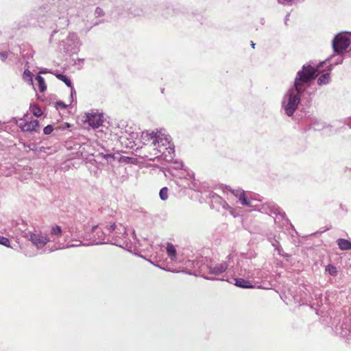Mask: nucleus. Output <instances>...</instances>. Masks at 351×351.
<instances>
[{
	"label": "nucleus",
	"mask_w": 351,
	"mask_h": 351,
	"mask_svg": "<svg viewBox=\"0 0 351 351\" xmlns=\"http://www.w3.org/2000/svg\"><path fill=\"white\" fill-rule=\"evenodd\" d=\"M78 231L77 227H70L69 237L63 232L61 226L53 224L49 227L48 232L34 229L33 232L26 233L25 237L37 250H41L43 252L110 243L108 241L109 237L107 226L105 230L98 225L93 226L90 230L86 228L80 237L75 234Z\"/></svg>",
	"instance_id": "f257e3e1"
},
{
	"label": "nucleus",
	"mask_w": 351,
	"mask_h": 351,
	"mask_svg": "<svg viewBox=\"0 0 351 351\" xmlns=\"http://www.w3.org/2000/svg\"><path fill=\"white\" fill-rule=\"evenodd\" d=\"M141 141L145 145L152 150L151 156L145 155L144 157L149 160L154 158L161 157L166 161H170L174 156V145L171 142V136L163 129L152 131L146 130L141 135Z\"/></svg>",
	"instance_id": "f03ea898"
},
{
	"label": "nucleus",
	"mask_w": 351,
	"mask_h": 351,
	"mask_svg": "<svg viewBox=\"0 0 351 351\" xmlns=\"http://www.w3.org/2000/svg\"><path fill=\"white\" fill-rule=\"evenodd\" d=\"M315 72L311 65H304L297 73L293 85L285 94L282 101V108L287 116H292L297 110L301 95L306 88V84L314 80Z\"/></svg>",
	"instance_id": "7ed1b4c3"
},
{
	"label": "nucleus",
	"mask_w": 351,
	"mask_h": 351,
	"mask_svg": "<svg viewBox=\"0 0 351 351\" xmlns=\"http://www.w3.org/2000/svg\"><path fill=\"white\" fill-rule=\"evenodd\" d=\"M107 231L109 237L108 241H110V243L120 247L128 245L130 239L124 226L121 223H112L107 226Z\"/></svg>",
	"instance_id": "20e7f679"
},
{
	"label": "nucleus",
	"mask_w": 351,
	"mask_h": 351,
	"mask_svg": "<svg viewBox=\"0 0 351 351\" xmlns=\"http://www.w3.org/2000/svg\"><path fill=\"white\" fill-rule=\"evenodd\" d=\"M351 45V33L342 32L338 34L332 40L334 52L341 54Z\"/></svg>",
	"instance_id": "39448f33"
},
{
	"label": "nucleus",
	"mask_w": 351,
	"mask_h": 351,
	"mask_svg": "<svg viewBox=\"0 0 351 351\" xmlns=\"http://www.w3.org/2000/svg\"><path fill=\"white\" fill-rule=\"evenodd\" d=\"M335 57V56L333 54L330 56L328 58L326 59L324 61L321 62L317 67V69H315L313 67L315 71V75L316 77L318 74L321 73L322 71L321 70V68H322L324 66H326L328 67L326 72L322 75L317 80V84L319 85H326L328 84L330 81V72L331 71L332 69V64L331 63L332 60ZM315 77H314L315 79Z\"/></svg>",
	"instance_id": "423d86ee"
},
{
	"label": "nucleus",
	"mask_w": 351,
	"mask_h": 351,
	"mask_svg": "<svg viewBox=\"0 0 351 351\" xmlns=\"http://www.w3.org/2000/svg\"><path fill=\"white\" fill-rule=\"evenodd\" d=\"M80 40L75 33H70L66 40V50L71 53H77L80 47Z\"/></svg>",
	"instance_id": "0eeeda50"
},
{
	"label": "nucleus",
	"mask_w": 351,
	"mask_h": 351,
	"mask_svg": "<svg viewBox=\"0 0 351 351\" xmlns=\"http://www.w3.org/2000/svg\"><path fill=\"white\" fill-rule=\"evenodd\" d=\"M228 267V265L227 264L226 262L213 263L207 266L209 274L215 276H218L223 273L224 271H226Z\"/></svg>",
	"instance_id": "6e6552de"
},
{
	"label": "nucleus",
	"mask_w": 351,
	"mask_h": 351,
	"mask_svg": "<svg viewBox=\"0 0 351 351\" xmlns=\"http://www.w3.org/2000/svg\"><path fill=\"white\" fill-rule=\"evenodd\" d=\"M19 127L23 132H38L40 125L38 120L33 119L30 121L19 123Z\"/></svg>",
	"instance_id": "1a4fd4ad"
},
{
	"label": "nucleus",
	"mask_w": 351,
	"mask_h": 351,
	"mask_svg": "<svg viewBox=\"0 0 351 351\" xmlns=\"http://www.w3.org/2000/svg\"><path fill=\"white\" fill-rule=\"evenodd\" d=\"M231 192L238 198L242 205L252 206V200L247 197L246 193L243 190L240 189H232Z\"/></svg>",
	"instance_id": "9d476101"
},
{
	"label": "nucleus",
	"mask_w": 351,
	"mask_h": 351,
	"mask_svg": "<svg viewBox=\"0 0 351 351\" xmlns=\"http://www.w3.org/2000/svg\"><path fill=\"white\" fill-rule=\"evenodd\" d=\"M88 124L93 128H97L103 123L101 116L98 114H90L87 117Z\"/></svg>",
	"instance_id": "9b49d317"
},
{
	"label": "nucleus",
	"mask_w": 351,
	"mask_h": 351,
	"mask_svg": "<svg viewBox=\"0 0 351 351\" xmlns=\"http://www.w3.org/2000/svg\"><path fill=\"white\" fill-rule=\"evenodd\" d=\"M55 75L58 80L62 81L68 87L71 88V102H72V101L73 100V95L75 94V90L73 86H72L71 81L67 76L63 74L57 73Z\"/></svg>",
	"instance_id": "f8f14e48"
},
{
	"label": "nucleus",
	"mask_w": 351,
	"mask_h": 351,
	"mask_svg": "<svg viewBox=\"0 0 351 351\" xmlns=\"http://www.w3.org/2000/svg\"><path fill=\"white\" fill-rule=\"evenodd\" d=\"M1 245L14 250H17L19 245L14 239L1 237Z\"/></svg>",
	"instance_id": "ddd939ff"
},
{
	"label": "nucleus",
	"mask_w": 351,
	"mask_h": 351,
	"mask_svg": "<svg viewBox=\"0 0 351 351\" xmlns=\"http://www.w3.org/2000/svg\"><path fill=\"white\" fill-rule=\"evenodd\" d=\"M235 285L245 289L254 288L250 281L241 278H235Z\"/></svg>",
	"instance_id": "4468645a"
},
{
	"label": "nucleus",
	"mask_w": 351,
	"mask_h": 351,
	"mask_svg": "<svg viewBox=\"0 0 351 351\" xmlns=\"http://www.w3.org/2000/svg\"><path fill=\"white\" fill-rule=\"evenodd\" d=\"M166 250L167 254L170 259L175 261L177 257V252L175 246L171 243H167Z\"/></svg>",
	"instance_id": "2eb2a0df"
},
{
	"label": "nucleus",
	"mask_w": 351,
	"mask_h": 351,
	"mask_svg": "<svg viewBox=\"0 0 351 351\" xmlns=\"http://www.w3.org/2000/svg\"><path fill=\"white\" fill-rule=\"evenodd\" d=\"M337 243L341 250H351V242L346 239H339L337 240Z\"/></svg>",
	"instance_id": "dca6fc26"
},
{
	"label": "nucleus",
	"mask_w": 351,
	"mask_h": 351,
	"mask_svg": "<svg viewBox=\"0 0 351 351\" xmlns=\"http://www.w3.org/2000/svg\"><path fill=\"white\" fill-rule=\"evenodd\" d=\"M247 276V278H263L266 277V275L262 272V271L259 269H256L253 271H248L247 274H245Z\"/></svg>",
	"instance_id": "f3484780"
},
{
	"label": "nucleus",
	"mask_w": 351,
	"mask_h": 351,
	"mask_svg": "<svg viewBox=\"0 0 351 351\" xmlns=\"http://www.w3.org/2000/svg\"><path fill=\"white\" fill-rule=\"evenodd\" d=\"M23 80L29 83L30 85H33V75L29 70V67L25 69L23 73Z\"/></svg>",
	"instance_id": "a211bd4d"
},
{
	"label": "nucleus",
	"mask_w": 351,
	"mask_h": 351,
	"mask_svg": "<svg viewBox=\"0 0 351 351\" xmlns=\"http://www.w3.org/2000/svg\"><path fill=\"white\" fill-rule=\"evenodd\" d=\"M36 80L37 81L38 89H39L40 92H41V93L45 92L47 89V85L45 84L44 78L43 77H41L40 75H38L36 77Z\"/></svg>",
	"instance_id": "6ab92c4d"
},
{
	"label": "nucleus",
	"mask_w": 351,
	"mask_h": 351,
	"mask_svg": "<svg viewBox=\"0 0 351 351\" xmlns=\"http://www.w3.org/2000/svg\"><path fill=\"white\" fill-rule=\"evenodd\" d=\"M326 271L328 272L330 275L335 276L337 274V270L335 266L328 265L326 267Z\"/></svg>",
	"instance_id": "aec40b11"
},
{
	"label": "nucleus",
	"mask_w": 351,
	"mask_h": 351,
	"mask_svg": "<svg viewBox=\"0 0 351 351\" xmlns=\"http://www.w3.org/2000/svg\"><path fill=\"white\" fill-rule=\"evenodd\" d=\"M160 197L162 200H166L168 198V189L167 187H163L160 189L159 193Z\"/></svg>",
	"instance_id": "412c9836"
},
{
	"label": "nucleus",
	"mask_w": 351,
	"mask_h": 351,
	"mask_svg": "<svg viewBox=\"0 0 351 351\" xmlns=\"http://www.w3.org/2000/svg\"><path fill=\"white\" fill-rule=\"evenodd\" d=\"M32 112L34 116L38 117L42 115L43 112L40 108L34 106L32 108Z\"/></svg>",
	"instance_id": "4be33fe9"
},
{
	"label": "nucleus",
	"mask_w": 351,
	"mask_h": 351,
	"mask_svg": "<svg viewBox=\"0 0 351 351\" xmlns=\"http://www.w3.org/2000/svg\"><path fill=\"white\" fill-rule=\"evenodd\" d=\"M278 2L283 5H291L295 1H300V0H277Z\"/></svg>",
	"instance_id": "5701e85b"
},
{
	"label": "nucleus",
	"mask_w": 351,
	"mask_h": 351,
	"mask_svg": "<svg viewBox=\"0 0 351 351\" xmlns=\"http://www.w3.org/2000/svg\"><path fill=\"white\" fill-rule=\"evenodd\" d=\"M101 156H102L103 158H104L108 162H111L114 160V156H112V154H101Z\"/></svg>",
	"instance_id": "b1692460"
},
{
	"label": "nucleus",
	"mask_w": 351,
	"mask_h": 351,
	"mask_svg": "<svg viewBox=\"0 0 351 351\" xmlns=\"http://www.w3.org/2000/svg\"><path fill=\"white\" fill-rule=\"evenodd\" d=\"M15 232H17V231H21L22 230V228L21 227H19V228H16V226H22L23 228H25V225L23 223V221L20 219L19 221H16V223H15Z\"/></svg>",
	"instance_id": "393cba45"
},
{
	"label": "nucleus",
	"mask_w": 351,
	"mask_h": 351,
	"mask_svg": "<svg viewBox=\"0 0 351 351\" xmlns=\"http://www.w3.org/2000/svg\"><path fill=\"white\" fill-rule=\"evenodd\" d=\"M322 125L323 124L322 123H320L319 121H315L313 123V127L314 128L315 130H321L323 128Z\"/></svg>",
	"instance_id": "a878e982"
},
{
	"label": "nucleus",
	"mask_w": 351,
	"mask_h": 351,
	"mask_svg": "<svg viewBox=\"0 0 351 351\" xmlns=\"http://www.w3.org/2000/svg\"><path fill=\"white\" fill-rule=\"evenodd\" d=\"M53 128L52 125H48L44 128L43 132L45 134H50L53 132Z\"/></svg>",
	"instance_id": "bb28decb"
},
{
	"label": "nucleus",
	"mask_w": 351,
	"mask_h": 351,
	"mask_svg": "<svg viewBox=\"0 0 351 351\" xmlns=\"http://www.w3.org/2000/svg\"><path fill=\"white\" fill-rule=\"evenodd\" d=\"M10 56L13 57V56H14V55H13V54H12V53H8V52H6V51H5V52H1V60H4L7 59V58H8Z\"/></svg>",
	"instance_id": "cd10ccee"
},
{
	"label": "nucleus",
	"mask_w": 351,
	"mask_h": 351,
	"mask_svg": "<svg viewBox=\"0 0 351 351\" xmlns=\"http://www.w3.org/2000/svg\"><path fill=\"white\" fill-rule=\"evenodd\" d=\"M182 167H183V164H182V162H181V161H175L173 162V168H174V169H182Z\"/></svg>",
	"instance_id": "c85d7f7f"
},
{
	"label": "nucleus",
	"mask_w": 351,
	"mask_h": 351,
	"mask_svg": "<svg viewBox=\"0 0 351 351\" xmlns=\"http://www.w3.org/2000/svg\"><path fill=\"white\" fill-rule=\"evenodd\" d=\"M274 214L276 215H282V217H284V216L285 215V213H281V211L280 210V208L278 207H276V206H274Z\"/></svg>",
	"instance_id": "c756f323"
},
{
	"label": "nucleus",
	"mask_w": 351,
	"mask_h": 351,
	"mask_svg": "<svg viewBox=\"0 0 351 351\" xmlns=\"http://www.w3.org/2000/svg\"><path fill=\"white\" fill-rule=\"evenodd\" d=\"M56 105L58 106L61 107L62 108L64 109L67 107V105H66L64 102L59 101L56 102Z\"/></svg>",
	"instance_id": "7c9ffc66"
},
{
	"label": "nucleus",
	"mask_w": 351,
	"mask_h": 351,
	"mask_svg": "<svg viewBox=\"0 0 351 351\" xmlns=\"http://www.w3.org/2000/svg\"><path fill=\"white\" fill-rule=\"evenodd\" d=\"M342 62H343V58L341 56H339L333 64L335 65V64H341Z\"/></svg>",
	"instance_id": "2f4dec72"
},
{
	"label": "nucleus",
	"mask_w": 351,
	"mask_h": 351,
	"mask_svg": "<svg viewBox=\"0 0 351 351\" xmlns=\"http://www.w3.org/2000/svg\"><path fill=\"white\" fill-rule=\"evenodd\" d=\"M187 176H189V178L190 179H193V178H194V174H193V173H192V172H191V173H187Z\"/></svg>",
	"instance_id": "473e14b6"
},
{
	"label": "nucleus",
	"mask_w": 351,
	"mask_h": 351,
	"mask_svg": "<svg viewBox=\"0 0 351 351\" xmlns=\"http://www.w3.org/2000/svg\"><path fill=\"white\" fill-rule=\"evenodd\" d=\"M278 242L277 241H274V242L272 243V245L274 246L276 248H277Z\"/></svg>",
	"instance_id": "72a5a7b5"
},
{
	"label": "nucleus",
	"mask_w": 351,
	"mask_h": 351,
	"mask_svg": "<svg viewBox=\"0 0 351 351\" xmlns=\"http://www.w3.org/2000/svg\"><path fill=\"white\" fill-rule=\"evenodd\" d=\"M100 12H101V10L100 8H97L96 9V12L98 13V14H100Z\"/></svg>",
	"instance_id": "f704fd0d"
},
{
	"label": "nucleus",
	"mask_w": 351,
	"mask_h": 351,
	"mask_svg": "<svg viewBox=\"0 0 351 351\" xmlns=\"http://www.w3.org/2000/svg\"><path fill=\"white\" fill-rule=\"evenodd\" d=\"M289 14H287L286 15V17H285V23H287V21L289 20Z\"/></svg>",
	"instance_id": "c9c22d12"
},
{
	"label": "nucleus",
	"mask_w": 351,
	"mask_h": 351,
	"mask_svg": "<svg viewBox=\"0 0 351 351\" xmlns=\"http://www.w3.org/2000/svg\"><path fill=\"white\" fill-rule=\"evenodd\" d=\"M213 198H216V199H221V197L218 195H213Z\"/></svg>",
	"instance_id": "e433bc0d"
},
{
	"label": "nucleus",
	"mask_w": 351,
	"mask_h": 351,
	"mask_svg": "<svg viewBox=\"0 0 351 351\" xmlns=\"http://www.w3.org/2000/svg\"><path fill=\"white\" fill-rule=\"evenodd\" d=\"M226 206L228 207V203L224 202V204L223 205V207L226 208Z\"/></svg>",
	"instance_id": "4c0bfd02"
},
{
	"label": "nucleus",
	"mask_w": 351,
	"mask_h": 351,
	"mask_svg": "<svg viewBox=\"0 0 351 351\" xmlns=\"http://www.w3.org/2000/svg\"><path fill=\"white\" fill-rule=\"evenodd\" d=\"M131 234H132V237H135V234H134V231H132V232Z\"/></svg>",
	"instance_id": "58836bf2"
},
{
	"label": "nucleus",
	"mask_w": 351,
	"mask_h": 351,
	"mask_svg": "<svg viewBox=\"0 0 351 351\" xmlns=\"http://www.w3.org/2000/svg\"><path fill=\"white\" fill-rule=\"evenodd\" d=\"M251 45L253 48H254L255 44L252 41Z\"/></svg>",
	"instance_id": "ea45409f"
},
{
	"label": "nucleus",
	"mask_w": 351,
	"mask_h": 351,
	"mask_svg": "<svg viewBox=\"0 0 351 351\" xmlns=\"http://www.w3.org/2000/svg\"><path fill=\"white\" fill-rule=\"evenodd\" d=\"M205 278H206V279H209V280H214V278H210V277H205Z\"/></svg>",
	"instance_id": "a19ab883"
},
{
	"label": "nucleus",
	"mask_w": 351,
	"mask_h": 351,
	"mask_svg": "<svg viewBox=\"0 0 351 351\" xmlns=\"http://www.w3.org/2000/svg\"><path fill=\"white\" fill-rule=\"evenodd\" d=\"M350 170H351V169H350Z\"/></svg>",
	"instance_id": "79ce46f5"
}]
</instances>
